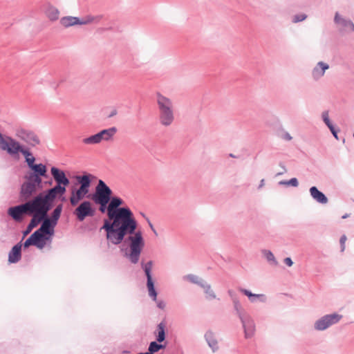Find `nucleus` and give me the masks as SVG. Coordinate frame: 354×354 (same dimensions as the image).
Segmentation results:
<instances>
[{
	"mask_svg": "<svg viewBox=\"0 0 354 354\" xmlns=\"http://www.w3.org/2000/svg\"><path fill=\"white\" fill-rule=\"evenodd\" d=\"M279 185H284L287 186H292V187H297L299 185L298 180L296 178H292L290 179L289 180H281L279 183Z\"/></svg>",
	"mask_w": 354,
	"mask_h": 354,
	"instance_id": "obj_39",
	"label": "nucleus"
},
{
	"mask_svg": "<svg viewBox=\"0 0 354 354\" xmlns=\"http://www.w3.org/2000/svg\"><path fill=\"white\" fill-rule=\"evenodd\" d=\"M113 192L104 180H98L95 187V193L92 195V200L97 205H100L99 210L102 213L108 212V205Z\"/></svg>",
	"mask_w": 354,
	"mask_h": 354,
	"instance_id": "obj_6",
	"label": "nucleus"
},
{
	"mask_svg": "<svg viewBox=\"0 0 354 354\" xmlns=\"http://www.w3.org/2000/svg\"><path fill=\"white\" fill-rule=\"evenodd\" d=\"M183 279L185 281H187L192 283L196 284L202 288L205 294L206 295L205 297L207 299L212 300L216 298V295L214 290L212 289L211 285L198 276L194 274H189L183 276Z\"/></svg>",
	"mask_w": 354,
	"mask_h": 354,
	"instance_id": "obj_9",
	"label": "nucleus"
},
{
	"mask_svg": "<svg viewBox=\"0 0 354 354\" xmlns=\"http://www.w3.org/2000/svg\"><path fill=\"white\" fill-rule=\"evenodd\" d=\"M50 173L56 184L60 183L61 184H64V186H68L69 185L70 180L67 178L64 171L57 167H52L50 169Z\"/></svg>",
	"mask_w": 354,
	"mask_h": 354,
	"instance_id": "obj_15",
	"label": "nucleus"
},
{
	"mask_svg": "<svg viewBox=\"0 0 354 354\" xmlns=\"http://www.w3.org/2000/svg\"><path fill=\"white\" fill-rule=\"evenodd\" d=\"M82 143L86 145H97L100 143L97 133L92 135L88 138H83Z\"/></svg>",
	"mask_w": 354,
	"mask_h": 354,
	"instance_id": "obj_34",
	"label": "nucleus"
},
{
	"mask_svg": "<svg viewBox=\"0 0 354 354\" xmlns=\"http://www.w3.org/2000/svg\"><path fill=\"white\" fill-rule=\"evenodd\" d=\"M227 294H228L229 297H230L231 301L239 298L237 294L233 290H231V289L228 290Z\"/></svg>",
	"mask_w": 354,
	"mask_h": 354,
	"instance_id": "obj_43",
	"label": "nucleus"
},
{
	"mask_svg": "<svg viewBox=\"0 0 354 354\" xmlns=\"http://www.w3.org/2000/svg\"><path fill=\"white\" fill-rule=\"evenodd\" d=\"M153 262V261H149L147 262H141V268L143 270L147 278V288L149 292V296L151 299L156 302V306L158 308L164 310L166 306V304L163 300H158L157 295L158 292L155 288L154 281L152 279V268Z\"/></svg>",
	"mask_w": 354,
	"mask_h": 354,
	"instance_id": "obj_7",
	"label": "nucleus"
},
{
	"mask_svg": "<svg viewBox=\"0 0 354 354\" xmlns=\"http://www.w3.org/2000/svg\"><path fill=\"white\" fill-rule=\"evenodd\" d=\"M48 183L49 185H51V184H52V180L48 181Z\"/></svg>",
	"mask_w": 354,
	"mask_h": 354,
	"instance_id": "obj_54",
	"label": "nucleus"
},
{
	"mask_svg": "<svg viewBox=\"0 0 354 354\" xmlns=\"http://www.w3.org/2000/svg\"><path fill=\"white\" fill-rule=\"evenodd\" d=\"M117 131H118L117 128L115 127H113L100 131V132L97 133V135L99 138L100 142L102 140L109 141L113 138L114 135L116 133Z\"/></svg>",
	"mask_w": 354,
	"mask_h": 354,
	"instance_id": "obj_23",
	"label": "nucleus"
},
{
	"mask_svg": "<svg viewBox=\"0 0 354 354\" xmlns=\"http://www.w3.org/2000/svg\"><path fill=\"white\" fill-rule=\"evenodd\" d=\"M281 167H283V170L286 171V168H285V167H284V166H281Z\"/></svg>",
	"mask_w": 354,
	"mask_h": 354,
	"instance_id": "obj_55",
	"label": "nucleus"
},
{
	"mask_svg": "<svg viewBox=\"0 0 354 354\" xmlns=\"http://www.w3.org/2000/svg\"><path fill=\"white\" fill-rule=\"evenodd\" d=\"M328 129H330V132L332 133V134L335 137V138L338 140L337 132L339 130L335 129L333 124L328 127Z\"/></svg>",
	"mask_w": 354,
	"mask_h": 354,
	"instance_id": "obj_44",
	"label": "nucleus"
},
{
	"mask_svg": "<svg viewBox=\"0 0 354 354\" xmlns=\"http://www.w3.org/2000/svg\"><path fill=\"white\" fill-rule=\"evenodd\" d=\"M21 243H18L12 247L8 254V261L10 263H17L21 257Z\"/></svg>",
	"mask_w": 354,
	"mask_h": 354,
	"instance_id": "obj_18",
	"label": "nucleus"
},
{
	"mask_svg": "<svg viewBox=\"0 0 354 354\" xmlns=\"http://www.w3.org/2000/svg\"><path fill=\"white\" fill-rule=\"evenodd\" d=\"M41 223V225L40 227L35 231L36 233L39 234V236L40 238L43 237L41 234L43 232L50 228H55V225H57L56 223H53L52 221L48 216L45 217V218H44Z\"/></svg>",
	"mask_w": 354,
	"mask_h": 354,
	"instance_id": "obj_26",
	"label": "nucleus"
},
{
	"mask_svg": "<svg viewBox=\"0 0 354 354\" xmlns=\"http://www.w3.org/2000/svg\"><path fill=\"white\" fill-rule=\"evenodd\" d=\"M42 177L39 176H26L25 178L26 180H30L37 188H39L42 183Z\"/></svg>",
	"mask_w": 354,
	"mask_h": 354,
	"instance_id": "obj_36",
	"label": "nucleus"
},
{
	"mask_svg": "<svg viewBox=\"0 0 354 354\" xmlns=\"http://www.w3.org/2000/svg\"><path fill=\"white\" fill-rule=\"evenodd\" d=\"M158 109L159 122L164 127H169L174 122V109L172 100L158 92L156 94Z\"/></svg>",
	"mask_w": 354,
	"mask_h": 354,
	"instance_id": "obj_3",
	"label": "nucleus"
},
{
	"mask_svg": "<svg viewBox=\"0 0 354 354\" xmlns=\"http://www.w3.org/2000/svg\"><path fill=\"white\" fill-rule=\"evenodd\" d=\"M66 186H64V184L59 183L58 184H56L53 187L47 189L46 192L51 198L52 201L54 202L57 195L62 196L66 192Z\"/></svg>",
	"mask_w": 354,
	"mask_h": 354,
	"instance_id": "obj_22",
	"label": "nucleus"
},
{
	"mask_svg": "<svg viewBox=\"0 0 354 354\" xmlns=\"http://www.w3.org/2000/svg\"><path fill=\"white\" fill-rule=\"evenodd\" d=\"M261 253L263 257L266 259L267 261L271 265L274 266H278V261H277L273 253L269 250H262Z\"/></svg>",
	"mask_w": 354,
	"mask_h": 354,
	"instance_id": "obj_32",
	"label": "nucleus"
},
{
	"mask_svg": "<svg viewBox=\"0 0 354 354\" xmlns=\"http://www.w3.org/2000/svg\"><path fill=\"white\" fill-rule=\"evenodd\" d=\"M322 118L324 122L326 124V125L328 127L333 124L332 122H330V119H329V115H328V111H324L322 112Z\"/></svg>",
	"mask_w": 354,
	"mask_h": 354,
	"instance_id": "obj_40",
	"label": "nucleus"
},
{
	"mask_svg": "<svg viewBox=\"0 0 354 354\" xmlns=\"http://www.w3.org/2000/svg\"><path fill=\"white\" fill-rule=\"evenodd\" d=\"M242 324L244 332V337L245 339L252 338L256 332V324L254 319L252 317L249 313L239 317Z\"/></svg>",
	"mask_w": 354,
	"mask_h": 354,
	"instance_id": "obj_12",
	"label": "nucleus"
},
{
	"mask_svg": "<svg viewBox=\"0 0 354 354\" xmlns=\"http://www.w3.org/2000/svg\"><path fill=\"white\" fill-rule=\"evenodd\" d=\"M307 18V15L306 14H298L295 15L292 18L293 23H298L300 21H304Z\"/></svg>",
	"mask_w": 354,
	"mask_h": 354,
	"instance_id": "obj_41",
	"label": "nucleus"
},
{
	"mask_svg": "<svg viewBox=\"0 0 354 354\" xmlns=\"http://www.w3.org/2000/svg\"><path fill=\"white\" fill-rule=\"evenodd\" d=\"M141 214H142V216L144 218H147V217H146V216H145V214L144 213H141Z\"/></svg>",
	"mask_w": 354,
	"mask_h": 354,
	"instance_id": "obj_53",
	"label": "nucleus"
},
{
	"mask_svg": "<svg viewBox=\"0 0 354 354\" xmlns=\"http://www.w3.org/2000/svg\"><path fill=\"white\" fill-rule=\"evenodd\" d=\"M238 290L239 292L247 296L251 303H256L257 301L265 303L267 301V297L263 294H254L250 290L241 287H239Z\"/></svg>",
	"mask_w": 354,
	"mask_h": 354,
	"instance_id": "obj_16",
	"label": "nucleus"
},
{
	"mask_svg": "<svg viewBox=\"0 0 354 354\" xmlns=\"http://www.w3.org/2000/svg\"><path fill=\"white\" fill-rule=\"evenodd\" d=\"M0 149L6 151L9 155L12 157L18 156L21 153L25 158H30L32 156L29 147L24 146L19 141L15 140L11 136H3L0 133Z\"/></svg>",
	"mask_w": 354,
	"mask_h": 354,
	"instance_id": "obj_5",
	"label": "nucleus"
},
{
	"mask_svg": "<svg viewBox=\"0 0 354 354\" xmlns=\"http://www.w3.org/2000/svg\"><path fill=\"white\" fill-rule=\"evenodd\" d=\"M159 350H161V349H164L166 348V344H161V343H159Z\"/></svg>",
	"mask_w": 354,
	"mask_h": 354,
	"instance_id": "obj_50",
	"label": "nucleus"
},
{
	"mask_svg": "<svg viewBox=\"0 0 354 354\" xmlns=\"http://www.w3.org/2000/svg\"><path fill=\"white\" fill-rule=\"evenodd\" d=\"M124 203L118 196H112L108 205V217L101 230L106 232V238L113 245H119L124 240L129 243V252L126 257L133 264L139 261L145 240L141 231H136L138 226L132 211L128 207H120Z\"/></svg>",
	"mask_w": 354,
	"mask_h": 354,
	"instance_id": "obj_1",
	"label": "nucleus"
},
{
	"mask_svg": "<svg viewBox=\"0 0 354 354\" xmlns=\"http://www.w3.org/2000/svg\"><path fill=\"white\" fill-rule=\"evenodd\" d=\"M101 19V16L93 17L86 16L84 18L80 19V25H86L93 22L95 20L99 21Z\"/></svg>",
	"mask_w": 354,
	"mask_h": 354,
	"instance_id": "obj_38",
	"label": "nucleus"
},
{
	"mask_svg": "<svg viewBox=\"0 0 354 354\" xmlns=\"http://www.w3.org/2000/svg\"><path fill=\"white\" fill-rule=\"evenodd\" d=\"M62 211V205L59 204L57 205V207L54 209L51 214V217L49 218L53 223H57V221L60 217L61 213Z\"/></svg>",
	"mask_w": 354,
	"mask_h": 354,
	"instance_id": "obj_33",
	"label": "nucleus"
},
{
	"mask_svg": "<svg viewBox=\"0 0 354 354\" xmlns=\"http://www.w3.org/2000/svg\"><path fill=\"white\" fill-rule=\"evenodd\" d=\"M146 220L150 227V228L151 229V230L153 232V233L157 235V232H156V230L154 229L153 227V224L151 223V221H149V218H146Z\"/></svg>",
	"mask_w": 354,
	"mask_h": 354,
	"instance_id": "obj_47",
	"label": "nucleus"
},
{
	"mask_svg": "<svg viewBox=\"0 0 354 354\" xmlns=\"http://www.w3.org/2000/svg\"><path fill=\"white\" fill-rule=\"evenodd\" d=\"M46 14L50 21H55L59 18V12L55 7L49 5L46 10Z\"/></svg>",
	"mask_w": 354,
	"mask_h": 354,
	"instance_id": "obj_31",
	"label": "nucleus"
},
{
	"mask_svg": "<svg viewBox=\"0 0 354 354\" xmlns=\"http://www.w3.org/2000/svg\"><path fill=\"white\" fill-rule=\"evenodd\" d=\"M8 214L17 222L22 221L24 219V215H28V209L26 202L22 204L9 207L8 209Z\"/></svg>",
	"mask_w": 354,
	"mask_h": 354,
	"instance_id": "obj_13",
	"label": "nucleus"
},
{
	"mask_svg": "<svg viewBox=\"0 0 354 354\" xmlns=\"http://www.w3.org/2000/svg\"><path fill=\"white\" fill-rule=\"evenodd\" d=\"M60 24L65 28L80 25V19L77 17L67 16L61 18Z\"/></svg>",
	"mask_w": 354,
	"mask_h": 354,
	"instance_id": "obj_28",
	"label": "nucleus"
},
{
	"mask_svg": "<svg viewBox=\"0 0 354 354\" xmlns=\"http://www.w3.org/2000/svg\"><path fill=\"white\" fill-rule=\"evenodd\" d=\"M25 162H26L27 164V166L30 169V168H32V167L35 166L36 164L35 163V156L32 155L31 156L30 158H26V160H25Z\"/></svg>",
	"mask_w": 354,
	"mask_h": 354,
	"instance_id": "obj_42",
	"label": "nucleus"
},
{
	"mask_svg": "<svg viewBox=\"0 0 354 354\" xmlns=\"http://www.w3.org/2000/svg\"><path fill=\"white\" fill-rule=\"evenodd\" d=\"M26 204L28 209V215H37L45 218L52 209L53 202L46 191L39 193L31 200H27Z\"/></svg>",
	"mask_w": 354,
	"mask_h": 354,
	"instance_id": "obj_2",
	"label": "nucleus"
},
{
	"mask_svg": "<svg viewBox=\"0 0 354 354\" xmlns=\"http://www.w3.org/2000/svg\"><path fill=\"white\" fill-rule=\"evenodd\" d=\"M348 216V215L347 214H344V216H342V218H346Z\"/></svg>",
	"mask_w": 354,
	"mask_h": 354,
	"instance_id": "obj_52",
	"label": "nucleus"
},
{
	"mask_svg": "<svg viewBox=\"0 0 354 354\" xmlns=\"http://www.w3.org/2000/svg\"><path fill=\"white\" fill-rule=\"evenodd\" d=\"M284 263L289 267L293 265V261L290 257H286L283 260Z\"/></svg>",
	"mask_w": 354,
	"mask_h": 354,
	"instance_id": "obj_46",
	"label": "nucleus"
},
{
	"mask_svg": "<svg viewBox=\"0 0 354 354\" xmlns=\"http://www.w3.org/2000/svg\"><path fill=\"white\" fill-rule=\"evenodd\" d=\"M204 338L213 353H215L218 350L219 346L218 340L215 333L212 330H207L205 333Z\"/></svg>",
	"mask_w": 354,
	"mask_h": 354,
	"instance_id": "obj_17",
	"label": "nucleus"
},
{
	"mask_svg": "<svg viewBox=\"0 0 354 354\" xmlns=\"http://www.w3.org/2000/svg\"><path fill=\"white\" fill-rule=\"evenodd\" d=\"M346 240V236L345 235H342L340 238L339 242L341 245V251L343 252L345 249V241Z\"/></svg>",
	"mask_w": 354,
	"mask_h": 354,
	"instance_id": "obj_45",
	"label": "nucleus"
},
{
	"mask_svg": "<svg viewBox=\"0 0 354 354\" xmlns=\"http://www.w3.org/2000/svg\"><path fill=\"white\" fill-rule=\"evenodd\" d=\"M311 197L320 204H326L328 202L327 196L315 186H313L309 189Z\"/></svg>",
	"mask_w": 354,
	"mask_h": 354,
	"instance_id": "obj_19",
	"label": "nucleus"
},
{
	"mask_svg": "<svg viewBox=\"0 0 354 354\" xmlns=\"http://www.w3.org/2000/svg\"><path fill=\"white\" fill-rule=\"evenodd\" d=\"M232 302L233 304V308H234L235 314L237 315L238 317H240L248 313L243 307V306L239 300V298L232 300Z\"/></svg>",
	"mask_w": 354,
	"mask_h": 354,
	"instance_id": "obj_30",
	"label": "nucleus"
},
{
	"mask_svg": "<svg viewBox=\"0 0 354 354\" xmlns=\"http://www.w3.org/2000/svg\"><path fill=\"white\" fill-rule=\"evenodd\" d=\"M264 186V179H262L261 181H260V184L259 185V189L261 188L262 187Z\"/></svg>",
	"mask_w": 354,
	"mask_h": 354,
	"instance_id": "obj_51",
	"label": "nucleus"
},
{
	"mask_svg": "<svg viewBox=\"0 0 354 354\" xmlns=\"http://www.w3.org/2000/svg\"><path fill=\"white\" fill-rule=\"evenodd\" d=\"M32 217L26 227V229L23 232L24 237L29 234L31 231L36 227L44 219L41 217H39L37 215H31Z\"/></svg>",
	"mask_w": 354,
	"mask_h": 354,
	"instance_id": "obj_27",
	"label": "nucleus"
},
{
	"mask_svg": "<svg viewBox=\"0 0 354 354\" xmlns=\"http://www.w3.org/2000/svg\"><path fill=\"white\" fill-rule=\"evenodd\" d=\"M159 342L157 341H153L150 342L148 351L147 352V354H154L155 353L158 352L159 350Z\"/></svg>",
	"mask_w": 354,
	"mask_h": 354,
	"instance_id": "obj_37",
	"label": "nucleus"
},
{
	"mask_svg": "<svg viewBox=\"0 0 354 354\" xmlns=\"http://www.w3.org/2000/svg\"><path fill=\"white\" fill-rule=\"evenodd\" d=\"M95 178L96 176L87 172L75 176L80 187L78 188L73 187L71 190L70 203L72 206H76L80 201L86 196L89 192L92 180Z\"/></svg>",
	"mask_w": 354,
	"mask_h": 354,
	"instance_id": "obj_4",
	"label": "nucleus"
},
{
	"mask_svg": "<svg viewBox=\"0 0 354 354\" xmlns=\"http://www.w3.org/2000/svg\"><path fill=\"white\" fill-rule=\"evenodd\" d=\"M37 188L30 180H26L21 185L19 192V198L22 201H26L36 193Z\"/></svg>",
	"mask_w": 354,
	"mask_h": 354,
	"instance_id": "obj_14",
	"label": "nucleus"
},
{
	"mask_svg": "<svg viewBox=\"0 0 354 354\" xmlns=\"http://www.w3.org/2000/svg\"><path fill=\"white\" fill-rule=\"evenodd\" d=\"M329 68V65L323 62H319L312 71V76L314 80H317L324 76L325 71Z\"/></svg>",
	"mask_w": 354,
	"mask_h": 354,
	"instance_id": "obj_20",
	"label": "nucleus"
},
{
	"mask_svg": "<svg viewBox=\"0 0 354 354\" xmlns=\"http://www.w3.org/2000/svg\"><path fill=\"white\" fill-rule=\"evenodd\" d=\"M16 136L28 146L34 147L40 144V140L38 136L32 131L26 129H19L16 131Z\"/></svg>",
	"mask_w": 354,
	"mask_h": 354,
	"instance_id": "obj_11",
	"label": "nucleus"
},
{
	"mask_svg": "<svg viewBox=\"0 0 354 354\" xmlns=\"http://www.w3.org/2000/svg\"><path fill=\"white\" fill-rule=\"evenodd\" d=\"M40 239L39 234L34 232L24 243V248H28L30 245H34L39 249L44 248Z\"/></svg>",
	"mask_w": 354,
	"mask_h": 354,
	"instance_id": "obj_21",
	"label": "nucleus"
},
{
	"mask_svg": "<svg viewBox=\"0 0 354 354\" xmlns=\"http://www.w3.org/2000/svg\"><path fill=\"white\" fill-rule=\"evenodd\" d=\"M334 22L336 24L341 25L344 28H348L351 30L354 31V24L350 19L342 17L339 12H336L334 17Z\"/></svg>",
	"mask_w": 354,
	"mask_h": 354,
	"instance_id": "obj_24",
	"label": "nucleus"
},
{
	"mask_svg": "<svg viewBox=\"0 0 354 354\" xmlns=\"http://www.w3.org/2000/svg\"><path fill=\"white\" fill-rule=\"evenodd\" d=\"M283 138L285 140H292V136L290 135V133H287V132H286V133H284V135H283Z\"/></svg>",
	"mask_w": 354,
	"mask_h": 354,
	"instance_id": "obj_48",
	"label": "nucleus"
},
{
	"mask_svg": "<svg viewBox=\"0 0 354 354\" xmlns=\"http://www.w3.org/2000/svg\"><path fill=\"white\" fill-rule=\"evenodd\" d=\"M95 214V209L93 207L91 201L85 200L82 201L73 211L78 221H83L86 217H92Z\"/></svg>",
	"mask_w": 354,
	"mask_h": 354,
	"instance_id": "obj_10",
	"label": "nucleus"
},
{
	"mask_svg": "<svg viewBox=\"0 0 354 354\" xmlns=\"http://www.w3.org/2000/svg\"><path fill=\"white\" fill-rule=\"evenodd\" d=\"M342 318V315L337 313L325 315L315 322L314 329L317 331L325 330L337 324Z\"/></svg>",
	"mask_w": 354,
	"mask_h": 354,
	"instance_id": "obj_8",
	"label": "nucleus"
},
{
	"mask_svg": "<svg viewBox=\"0 0 354 354\" xmlns=\"http://www.w3.org/2000/svg\"><path fill=\"white\" fill-rule=\"evenodd\" d=\"M32 171L28 176H39L47 178V167L43 163H39L30 168Z\"/></svg>",
	"mask_w": 354,
	"mask_h": 354,
	"instance_id": "obj_25",
	"label": "nucleus"
},
{
	"mask_svg": "<svg viewBox=\"0 0 354 354\" xmlns=\"http://www.w3.org/2000/svg\"><path fill=\"white\" fill-rule=\"evenodd\" d=\"M166 324L164 321L160 322L157 326V333L156 335V341L159 343H162L165 340L166 333H165Z\"/></svg>",
	"mask_w": 354,
	"mask_h": 354,
	"instance_id": "obj_29",
	"label": "nucleus"
},
{
	"mask_svg": "<svg viewBox=\"0 0 354 354\" xmlns=\"http://www.w3.org/2000/svg\"><path fill=\"white\" fill-rule=\"evenodd\" d=\"M117 110L116 109H113L111 113H109V118H112L113 116H115L116 114H117Z\"/></svg>",
	"mask_w": 354,
	"mask_h": 354,
	"instance_id": "obj_49",
	"label": "nucleus"
},
{
	"mask_svg": "<svg viewBox=\"0 0 354 354\" xmlns=\"http://www.w3.org/2000/svg\"><path fill=\"white\" fill-rule=\"evenodd\" d=\"M54 228H50L41 233L43 237L40 239L44 248L46 245V242L50 240V237L54 234Z\"/></svg>",
	"mask_w": 354,
	"mask_h": 354,
	"instance_id": "obj_35",
	"label": "nucleus"
}]
</instances>
